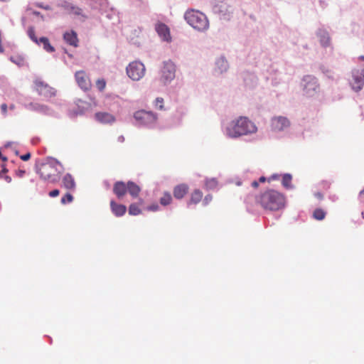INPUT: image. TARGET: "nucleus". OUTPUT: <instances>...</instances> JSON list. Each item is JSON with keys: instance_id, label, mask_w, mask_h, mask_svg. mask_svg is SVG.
Returning a JSON list of instances; mask_svg holds the SVG:
<instances>
[{"instance_id": "ea45409f", "label": "nucleus", "mask_w": 364, "mask_h": 364, "mask_svg": "<svg viewBox=\"0 0 364 364\" xmlns=\"http://www.w3.org/2000/svg\"><path fill=\"white\" fill-rule=\"evenodd\" d=\"M251 185L253 188H257L259 186V183L257 181H254L253 182H252Z\"/></svg>"}, {"instance_id": "423d86ee", "label": "nucleus", "mask_w": 364, "mask_h": 364, "mask_svg": "<svg viewBox=\"0 0 364 364\" xmlns=\"http://www.w3.org/2000/svg\"><path fill=\"white\" fill-rule=\"evenodd\" d=\"M134 117L140 125L151 127L154 126L157 121V116L153 112L144 109L138 110L134 112Z\"/></svg>"}, {"instance_id": "473e14b6", "label": "nucleus", "mask_w": 364, "mask_h": 364, "mask_svg": "<svg viewBox=\"0 0 364 364\" xmlns=\"http://www.w3.org/2000/svg\"><path fill=\"white\" fill-rule=\"evenodd\" d=\"M164 99L162 97H157L155 100V107L161 110L164 109Z\"/></svg>"}, {"instance_id": "de8ad7c7", "label": "nucleus", "mask_w": 364, "mask_h": 364, "mask_svg": "<svg viewBox=\"0 0 364 364\" xmlns=\"http://www.w3.org/2000/svg\"><path fill=\"white\" fill-rule=\"evenodd\" d=\"M33 14L35 16H40L41 15L39 11H33Z\"/></svg>"}, {"instance_id": "603ef678", "label": "nucleus", "mask_w": 364, "mask_h": 364, "mask_svg": "<svg viewBox=\"0 0 364 364\" xmlns=\"http://www.w3.org/2000/svg\"><path fill=\"white\" fill-rule=\"evenodd\" d=\"M37 6H38V7H41V8H43V7H44V6H43V5L38 4Z\"/></svg>"}, {"instance_id": "a19ab883", "label": "nucleus", "mask_w": 364, "mask_h": 364, "mask_svg": "<svg viewBox=\"0 0 364 364\" xmlns=\"http://www.w3.org/2000/svg\"><path fill=\"white\" fill-rule=\"evenodd\" d=\"M360 200L364 202V188L360 192Z\"/></svg>"}, {"instance_id": "f3484780", "label": "nucleus", "mask_w": 364, "mask_h": 364, "mask_svg": "<svg viewBox=\"0 0 364 364\" xmlns=\"http://www.w3.org/2000/svg\"><path fill=\"white\" fill-rule=\"evenodd\" d=\"M188 186L186 184L182 183L177 185L174 187L173 193L176 199H182L188 192Z\"/></svg>"}, {"instance_id": "7c9ffc66", "label": "nucleus", "mask_w": 364, "mask_h": 364, "mask_svg": "<svg viewBox=\"0 0 364 364\" xmlns=\"http://www.w3.org/2000/svg\"><path fill=\"white\" fill-rule=\"evenodd\" d=\"M73 200V196L70 193H67L63 197L61 198V203L65 205L67 203H71Z\"/></svg>"}, {"instance_id": "c9c22d12", "label": "nucleus", "mask_w": 364, "mask_h": 364, "mask_svg": "<svg viewBox=\"0 0 364 364\" xmlns=\"http://www.w3.org/2000/svg\"><path fill=\"white\" fill-rule=\"evenodd\" d=\"M60 193V191L58 189H54L49 192L48 195L50 197L54 198L57 197Z\"/></svg>"}, {"instance_id": "5fc2aeb1", "label": "nucleus", "mask_w": 364, "mask_h": 364, "mask_svg": "<svg viewBox=\"0 0 364 364\" xmlns=\"http://www.w3.org/2000/svg\"><path fill=\"white\" fill-rule=\"evenodd\" d=\"M41 18L43 19V16L42 15L40 16Z\"/></svg>"}, {"instance_id": "39448f33", "label": "nucleus", "mask_w": 364, "mask_h": 364, "mask_svg": "<svg viewBox=\"0 0 364 364\" xmlns=\"http://www.w3.org/2000/svg\"><path fill=\"white\" fill-rule=\"evenodd\" d=\"M184 17L187 23L198 31H203L208 28L209 23L206 16L199 11H187Z\"/></svg>"}, {"instance_id": "ddd939ff", "label": "nucleus", "mask_w": 364, "mask_h": 364, "mask_svg": "<svg viewBox=\"0 0 364 364\" xmlns=\"http://www.w3.org/2000/svg\"><path fill=\"white\" fill-rule=\"evenodd\" d=\"M290 122L287 117H276L272 119L271 127L274 131L280 132L289 127Z\"/></svg>"}, {"instance_id": "aec40b11", "label": "nucleus", "mask_w": 364, "mask_h": 364, "mask_svg": "<svg viewBox=\"0 0 364 364\" xmlns=\"http://www.w3.org/2000/svg\"><path fill=\"white\" fill-rule=\"evenodd\" d=\"M144 203V200L141 198L139 199V202L137 203H132L129 207V214L131 215H138L141 213L140 209V205Z\"/></svg>"}, {"instance_id": "f257e3e1", "label": "nucleus", "mask_w": 364, "mask_h": 364, "mask_svg": "<svg viewBox=\"0 0 364 364\" xmlns=\"http://www.w3.org/2000/svg\"><path fill=\"white\" fill-rule=\"evenodd\" d=\"M63 171V166L55 159H48L41 163L37 171L43 180L50 183L59 182Z\"/></svg>"}, {"instance_id": "37998d69", "label": "nucleus", "mask_w": 364, "mask_h": 364, "mask_svg": "<svg viewBox=\"0 0 364 364\" xmlns=\"http://www.w3.org/2000/svg\"><path fill=\"white\" fill-rule=\"evenodd\" d=\"M4 179L7 183H10L11 181V178L9 176H5Z\"/></svg>"}, {"instance_id": "f704fd0d", "label": "nucleus", "mask_w": 364, "mask_h": 364, "mask_svg": "<svg viewBox=\"0 0 364 364\" xmlns=\"http://www.w3.org/2000/svg\"><path fill=\"white\" fill-rule=\"evenodd\" d=\"M1 112H2L3 115L6 116L7 114V111H8L7 105L6 103H3L1 105Z\"/></svg>"}, {"instance_id": "20e7f679", "label": "nucleus", "mask_w": 364, "mask_h": 364, "mask_svg": "<svg viewBox=\"0 0 364 364\" xmlns=\"http://www.w3.org/2000/svg\"><path fill=\"white\" fill-rule=\"evenodd\" d=\"M141 192V188L134 182L129 181L127 183L117 181L113 186V193L118 199H122L128 193L133 198H136Z\"/></svg>"}, {"instance_id": "9d476101", "label": "nucleus", "mask_w": 364, "mask_h": 364, "mask_svg": "<svg viewBox=\"0 0 364 364\" xmlns=\"http://www.w3.org/2000/svg\"><path fill=\"white\" fill-rule=\"evenodd\" d=\"M355 91H360L364 85V68L353 71V80L350 82Z\"/></svg>"}, {"instance_id": "f8f14e48", "label": "nucleus", "mask_w": 364, "mask_h": 364, "mask_svg": "<svg viewBox=\"0 0 364 364\" xmlns=\"http://www.w3.org/2000/svg\"><path fill=\"white\" fill-rule=\"evenodd\" d=\"M75 77L77 85L81 89L84 90H88L90 89L92 85L91 81L84 70L77 71Z\"/></svg>"}, {"instance_id": "0eeeda50", "label": "nucleus", "mask_w": 364, "mask_h": 364, "mask_svg": "<svg viewBox=\"0 0 364 364\" xmlns=\"http://www.w3.org/2000/svg\"><path fill=\"white\" fill-rule=\"evenodd\" d=\"M304 95L308 97L315 96L319 92L317 79L312 75L304 76L302 80Z\"/></svg>"}, {"instance_id": "4c0bfd02", "label": "nucleus", "mask_w": 364, "mask_h": 364, "mask_svg": "<svg viewBox=\"0 0 364 364\" xmlns=\"http://www.w3.org/2000/svg\"><path fill=\"white\" fill-rule=\"evenodd\" d=\"M213 199V196L211 195H207L204 200H203V203H205V205H207L209 202H210Z\"/></svg>"}, {"instance_id": "72a5a7b5", "label": "nucleus", "mask_w": 364, "mask_h": 364, "mask_svg": "<svg viewBox=\"0 0 364 364\" xmlns=\"http://www.w3.org/2000/svg\"><path fill=\"white\" fill-rule=\"evenodd\" d=\"M217 65L218 66H220L222 68L221 69V72L223 71V70H226L227 69V67H228V63L227 61L223 59V58H220L218 62H217Z\"/></svg>"}, {"instance_id": "b1692460", "label": "nucleus", "mask_w": 364, "mask_h": 364, "mask_svg": "<svg viewBox=\"0 0 364 364\" xmlns=\"http://www.w3.org/2000/svg\"><path fill=\"white\" fill-rule=\"evenodd\" d=\"M42 43L43 46V48L49 53H52L55 51L54 48L50 44L49 40L46 37H41L39 38V44Z\"/></svg>"}, {"instance_id": "c03bdc74", "label": "nucleus", "mask_w": 364, "mask_h": 364, "mask_svg": "<svg viewBox=\"0 0 364 364\" xmlns=\"http://www.w3.org/2000/svg\"><path fill=\"white\" fill-rule=\"evenodd\" d=\"M315 196H316L318 198H319V199H322V198H323V195H322L321 193H316L315 194Z\"/></svg>"}, {"instance_id": "412c9836", "label": "nucleus", "mask_w": 364, "mask_h": 364, "mask_svg": "<svg viewBox=\"0 0 364 364\" xmlns=\"http://www.w3.org/2000/svg\"><path fill=\"white\" fill-rule=\"evenodd\" d=\"M202 198L203 193L198 189L194 190L191 195V198L188 204H197L201 200Z\"/></svg>"}, {"instance_id": "79ce46f5", "label": "nucleus", "mask_w": 364, "mask_h": 364, "mask_svg": "<svg viewBox=\"0 0 364 364\" xmlns=\"http://www.w3.org/2000/svg\"><path fill=\"white\" fill-rule=\"evenodd\" d=\"M8 170L6 168H4L3 170L0 171V178L3 176V173H6Z\"/></svg>"}, {"instance_id": "7ed1b4c3", "label": "nucleus", "mask_w": 364, "mask_h": 364, "mask_svg": "<svg viewBox=\"0 0 364 364\" xmlns=\"http://www.w3.org/2000/svg\"><path fill=\"white\" fill-rule=\"evenodd\" d=\"M258 203L265 210L277 211L284 208V196L275 190H268L262 193L257 199Z\"/></svg>"}, {"instance_id": "c85d7f7f", "label": "nucleus", "mask_w": 364, "mask_h": 364, "mask_svg": "<svg viewBox=\"0 0 364 364\" xmlns=\"http://www.w3.org/2000/svg\"><path fill=\"white\" fill-rule=\"evenodd\" d=\"M218 186V181L215 178H210L205 181V186L208 189H213Z\"/></svg>"}, {"instance_id": "09e8293b", "label": "nucleus", "mask_w": 364, "mask_h": 364, "mask_svg": "<svg viewBox=\"0 0 364 364\" xmlns=\"http://www.w3.org/2000/svg\"><path fill=\"white\" fill-rule=\"evenodd\" d=\"M10 109L13 110L15 109V105L14 104L11 105L9 107Z\"/></svg>"}, {"instance_id": "6e6d98bb", "label": "nucleus", "mask_w": 364, "mask_h": 364, "mask_svg": "<svg viewBox=\"0 0 364 364\" xmlns=\"http://www.w3.org/2000/svg\"><path fill=\"white\" fill-rule=\"evenodd\" d=\"M362 216L364 218V213H362Z\"/></svg>"}, {"instance_id": "e433bc0d", "label": "nucleus", "mask_w": 364, "mask_h": 364, "mask_svg": "<svg viewBox=\"0 0 364 364\" xmlns=\"http://www.w3.org/2000/svg\"><path fill=\"white\" fill-rule=\"evenodd\" d=\"M159 208V207L157 204H153L146 208V209L150 211H157Z\"/></svg>"}, {"instance_id": "6e6552de", "label": "nucleus", "mask_w": 364, "mask_h": 364, "mask_svg": "<svg viewBox=\"0 0 364 364\" xmlns=\"http://www.w3.org/2000/svg\"><path fill=\"white\" fill-rule=\"evenodd\" d=\"M127 75L133 80L141 79L146 72L144 65L138 60L130 63L126 68Z\"/></svg>"}, {"instance_id": "8fccbe9b", "label": "nucleus", "mask_w": 364, "mask_h": 364, "mask_svg": "<svg viewBox=\"0 0 364 364\" xmlns=\"http://www.w3.org/2000/svg\"><path fill=\"white\" fill-rule=\"evenodd\" d=\"M43 9H46V10H49L50 9V7L49 6H44Z\"/></svg>"}, {"instance_id": "3c124183", "label": "nucleus", "mask_w": 364, "mask_h": 364, "mask_svg": "<svg viewBox=\"0 0 364 364\" xmlns=\"http://www.w3.org/2000/svg\"><path fill=\"white\" fill-rule=\"evenodd\" d=\"M0 1H2V2H8V1H9L10 0H0Z\"/></svg>"}, {"instance_id": "bb28decb", "label": "nucleus", "mask_w": 364, "mask_h": 364, "mask_svg": "<svg viewBox=\"0 0 364 364\" xmlns=\"http://www.w3.org/2000/svg\"><path fill=\"white\" fill-rule=\"evenodd\" d=\"M326 212L322 208H316L313 212V218L316 220H322L325 218Z\"/></svg>"}, {"instance_id": "6ab92c4d", "label": "nucleus", "mask_w": 364, "mask_h": 364, "mask_svg": "<svg viewBox=\"0 0 364 364\" xmlns=\"http://www.w3.org/2000/svg\"><path fill=\"white\" fill-rule=\"evenodd\" d=\"M62 186L69 191H73L75 188V182L74 178L70 173H66L62 179Z\"/></svg>"}, {"instance_id": "cd10ccee", "label": "nucleus", "mask_w": 364, "mask_h": 364, "mask_svg": "<svg viewBox=\"0 0 364 364\" xmlns=\"http://www.w3.org/2000/svg\"><path fill=\"white\" fill-rule=\"evenodd\" d=\"M27 33H28V36H29V38L33 42H35L36 43L39 45V39H38V38L36 37V33H35V29L33 26H30L28 28Z\"/></svg>"}, {"instance_id": "5701e85b", "label": "nucleus", "mask_w": 364, "mask_h": 364, "mask_svg": "<svg viewBox=\"0 0 364 364\" xmlns=\"http://www.w3.org/2000/svg\"><path fill=\"white\" fill-rule=\"evenodd\" d=\"M26 107L29 110L38 112H46L48 109V107L46 106L34 102L29 103L28 105H26Z\"/></svg>"}, {"instance_id": "f03ea898", "label": "nucleus", "mask_w": 364, "mask_h": 364, "mask_svg": "<svg viewBox=\"0 0 364 364\" xmlns=\"http://www.w3.org/2000/svg\"><path fill=\"white\" fill-rule=\"evenodd\" d=\"M257 131L256 125L246 117H240L232 120L226 129L228 136L232 138L254 134Z\"/></svg>"}, {"instance_id": "a18cd8bd", "label": "nucleus", "mask_w": 364, "mask_h": 364, "mask_svg": "<svg viewBox=\"0 0 364 364\" xmlns=\"http://www.w3.org/2000/svg\"><path fill=\"white\" fill-rule=\"evenodd\" d=\"M118 141H120V142H124V137L123 136H119L118 137Z\"/></svg>"}, {"instance_id": "9b49d317", "label": "nucleus", "mask_w": 364, "mask_h": 364, "mask_svg": "<svg viewBox=\"0 0 364 364\" xmlns=\"http://www.w3.org/2000/svg\"><path fill=\"white\" fill-rule=\"evenodd\" d=\"M175 65L171 61L165 62L161 70L162 80L164 83L173 80L175 77Z\"/></svg>"}, {"instance_id": "1a4fd4ad", "label": "nucleus", "mask_w": 364, "mask_h": 364, "mask_svg": "<svg viewBox=\"0 0 364 364\" xmlns=\"http://www.w3.org/2000/svg\"><path fill=\"white\" fill-rule=\"evenodd\" d=\"M34 83L36 92L46 99H50L55 96V90L48 85L45 84L41 80H36Z\"/></svg>"}, {"instance_id": "c756f323", "label": "nucleus", "mask_w": 364, "mask_h": 364, "mask_svg": "<svg viewBox=\"0 0 364 364\" xmlns=\"http://www.w3.org/2000/svg\"><path fill=\"white\" fill-rule=\"evenodd\" d=\"M69 14H73L75 16H83L82 10L77 6H70L68 9Z\"/></svg>"}, {"instance_id": "2eb2a0df", "label": "nucleus", "mask_w": 364, "mask_h": 364, "mask_svg": "<svg viewBox=\"0 0 364 364\" xmlns=\"http://www.w3.org/2000/svg\"><path fill=\"white\" fill-rule=\"evenodd\" d=\"M95 119L102 124H112L116 121L115 117L106 112H99L95 114Z\"/></svg>"}, {"instance_id": "4be33fe9", "label": "nucleus", "mask_w": 364, "mask_h": 364, "mask_svg": "<svg viewBox=\"0 0 364 364\" xmlns=\"http://www.w3.org/2000/svg\"><path fill=\"white\" fill-rule=\"evenodd\" d=\"M318 36L320 38V43L324 47L329 46L330 44V37L328 33L325 31H320L318 32Z\"/></svg>"}, {"instance_id": "393cba45", "label": "nucleus", "mask_w": 364, "mask_h": 364, "mask_svg": "<svg viewBox=\"0 0 364 364\" xmlns=\"http://www.w3.org/2000/svg\"><path fill=\"white\" fill-rule=\"evenodd\" d=\"M291 180H292L291 175H290L289 173H285L282 176V184L283 185V186L284 188H286L287 189L292 188L293 186L291 185Z\"/></svg>"}, {"instance_id": "2f4dec72", "label": "nucleus", "mask_w": 364, "mask_h": 364, "mask_svg": "<svg viewBox=\"0 0 364 364\" xmlns=\"http://www.w3.org/2000/svg\"><path fill=\"white\" fill-rule=\"evenodd\" d=\"M105 86L106 82L104 79H99L96 81V87L99 90L102 91L105 88Z\"/></svg>"}, {"instance_id": "49530a36", "label": "nucleus", "mask_w": 364, "mask_h": 364, "mask_svg": "<svg viewBox=\"0 0 364 364\" xmlns=\"http://www.w3.org/2000/svg\"><path fill=\"white\" fill-rule=\"evenodd\" d=\"M259 182L264 183L266 181V178L264 176H261L259 179Z\"/></svg>"}, {"instance_id": "dca6fc26", "label": "nucleus", "mask_w": 364, "mask_h": 364, "mask_svg": "<svg viewBox=\"0 0 364 364\" xmlns=\"http://www.w3.org/2000/svg\"><path fill=\"white\" fill-rule=\"evenodd\" d=\"M110 208L112 213L116 217L123 216L127 211V207L124 205L119 204L116 203L114 200L110 201Z\"/></svg>"}, {"instance_id": "a211bd4d", "label": "nucleus", "mask_w": 364, "mask_h": 364, "mask_svg": "<svg viewBox=\"0 0 364 364\" xmlns=\"http://www.w3.org/2000/svg\"><path fill=\"white\" fill-rule=\"evenodd\" d=\"M63 39L72 46L77 47L78 46L77 35L74 31L65 32L63 35Z\"/></svg>"}, {"instance_id": "864d4df0", "label": "nucleus", "mask_w": 364, "mask_h": 364, "mask_svg": "<svg viewBox=\"0 0 364 364\" xmlns=\"http://www.w3.org/2000/svg\"><path fill=\"white\" fill-rule=\"evenodd\" d=\"M360 58L362 60H364V56H360Z\"/></svg>"}, {"instance_id": "4468645a", "label": "nucleus", "mask_w": 364, "mask_h": 364, "mask_svg": "<svg viewBox=\"0 0 364 364\" xmlns=\"http://www.w3.org/2000/svg\"><path fill=\"white\" fill-rule=\"evenodd\" d=\"M156 31L163 41L170 42L171 37L169 28L163 23H159L156 25Z\"/></svg>"}, {"instance_id": "a878e982", "label": "nucleus", "mask_w": 364, "mask_h": 364, "mask_svg": "<svg viewBox=\"0 0 364 364\" xmlns=\"http://www.w3.org/2000/svg\"><path fill=\"white\" fill-rule=\"evenodd\" d=\"M160 203L161 205L166 206L171 203L172 202V196L170 193L164 192L163 196L161 197Z\"/></svg>"}, {"instance_id": "58836bf2", "label": "nucleus", "mask_w": 364, "mask_h": 364, "mask_svg": "<svg viewBox=\"0 0 364 364\" xmlns=\"http://www.w3.org/2000/svg\"><path fill=\"white\" fill-rule=\"evenodd\" d=\"M20 158L23 161H28L31 158V154L30 153H27V154H26L24 155L21 156Z\"/></svg>"}]
</instances>
